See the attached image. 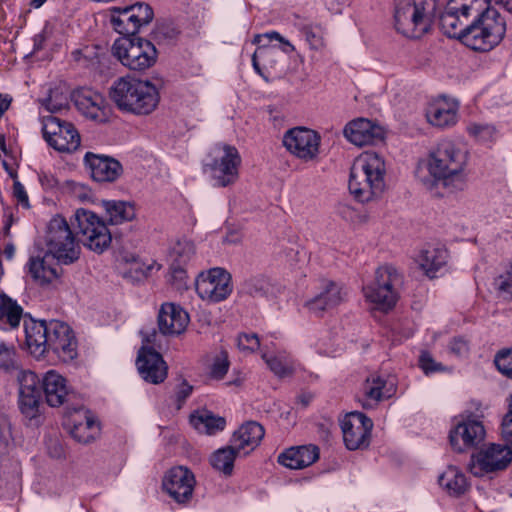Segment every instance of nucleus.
I'll return each instance as SVG.
<instances>
[{"instance_id": "nucleus-20", "label": "nucleus", "mask_w": 512, "mask_h": 512, "mask_svg": "<svg viewBox=\"0 0 512 512\" xmlns=\"http://www.w3.org/2000/svg\"><path fill=\"white\" fill-rule=\"evenodd\" d=\"M163 489L177 503H186L192 497L195 477L186 467L177 466L171 468L163 478Z\"/></svg>"}, {"instance_id": "nucleus-42", "label": "nucleus", "mask_w": 512, "mask_h": 512, "mask_svg": "<svg viewBox=\"0 0 512 512\" xmlns=\"http://www.w3.org/2000/svg\"><path fill=\"white\" fill-rule=\"evenodd\" d=\"M102 220L96 213L93 211L79 208L75 211L72 223L75 225L78 234H88L90 230L96 227V221Z\"/></svg>"}, {"instance_id": "nucleus-64", "label": "nucleus", "mask_w": 512, "mask_h": 512, "mask_svg": "<svg viewBox=\"0 0 512 512\" xmlns=\"http://www.w3.org/2000/svg\"><path fill=\"white\" fill-rule=\"evenodd\" d=\"M502 437L512 443V414H506L502 421Z\"/></svg>"}, {"instance_id": "nucleus-51", "label": "nucleus", "mask_w": 512, "mask_h": 512, "mask_svg": "<svg viewBox=\"0 0 512 512\" xmlns=\"http://www.w3.org/2000/svg\"><path fill=\"white\" fill-rule=\"evenodd\" d=\"M279 37V33L277 31H269L262 34L254 35L252 39V43L257 46L256 51L253 53L252 62L253 64H257V55L261 53L266 48L270 47V44L275 41V38Z\"/></svg>"}, {"instance_id": "nucleus-41", "label": "nucleus", "mask_w": 512, "mask_h": 512, "mask_svg": "<svg viewBox=\"0 0 512 512\" xmlns=\"http://www.w3.org/2000/svg\"><path fill=\"white\" fill-rule=\"evenodd\" d=\"M466 132L470 137L481 143L493 142L497 135L496 127L484 122H470L466 127Z\"/></svg>"}, {"instance_id": "nucleus-47", "label": "nucleus", "mask_w": 512, "mask_h": 512, "mask_svg": "<svg viewBox=\"0 0 512 512\" xmlns=\"http://www.w3.org/2000/svg\"><path fill=\"white\" fill-rule=\"evenodd\" d=\"M168 282L178 291L186 290L188 288V275L185 266L170 263Z\"/></svg>"}, {"instance_id": "nucleus-57", "label": "nucleus", "mask_w": 512, "mask_h": 512, "mask_svg": "<svg viewBox=\"0 0 512 512\" xmlns=\"http://www.w3.org/2000/svg\"><path fill=\"white\" fill-rule=\"evenodd\" d=\"M275 41L277 44L273 45V47H278L282 52L285 54H292L295 53V56L292 57V60L294 62H303L304 59L300 54L297 53L295 46L286 38H284L282 35L279 34V37L275 38Z\"/></svg>"}, {"instance_id": "nucleus-61", "label": "nucleus", "mask_w": 512, "mask_h": 512, "mask_svg": "<svg viewBox=\"0 0 512 512\" xmlns=\"http://www.w3.org/2000/svg\"><path fill=\"white\" fill-rule=\"evenodd\" d=\"M242 228L240 225L226 227V243L238 244L242 241Z\"/></svg>"}, {"instance_id": "nucleus-34", "label": "nucleus", "mask_w": 512, "mask_h": 512, "mask_svg": "<svg viewBox=\"0 0 512 512\" xmlns=\"http://www.w3.org/2000/svg\"><path fill=\"white\" fill-rule=\"evenodd\" d=\"M80 239L85 247L88 249L102 253L111 244V233L103 220L96 221L94 227L88 234L80 235Z\"/></svg>"}, {"instance_id": "nucleus-13", "label": "nucleus", "mask_w": 512, "mask_h": 512, "mask_svg": "<svg viewBox=\"0 0 512 512\" xmlns=\"http://www.w3.org/2000/svg\"><path fill=\"white\" fill-rule=\"evenodd\" d=\"M282 142L291 155L301 161L309 162L318 157L321 136L315 130L298 126L287 130Z\"/></svg>"}, {"instance_id": "nucleus-11", "label": "nucleus", "mask_w": 512, "mask_h": 512, "mask_svg": "<svg viewBox=\"0 0 512 512\" xmlns=\"http://www.w3.org/2000/svg\"><path fill=\"white\" fill-rule=\"evenodd\" d=\"M154 18L152 7L144 2H137L126 7H113L110 22L113 29L124 36H132L143 26L149 25Z\"/></svg>"}, {"instance_id": "nucleus-63", "label": "nucleus", "mask_w": 512, "mask_h": 512, "mask_svg": "<svg viewBox=\"0 0 512 512\" xmlns=\"http://www.w3.org/2000/svg\"><path fill=\"white\" fill-rule=\"evenodd\" d=\"M193 386H191L186 380H183L177 387L176 397L177 401L182 404L191 395Z\"/></svg>"}, {"instance_id": "nucleus-54", "label": "nucleus", "mask_w": 512, "mask_h": 512, "mask_svg": "<svg viewBox=\"0 0 512 512\" xmlns=\"http://www.w3.org/2000/svg\"><path fill=\"white\" fill-rule=\"evenodd\" d=\"M204 169L206 173L217 180L219 186H224V157L213 161V163H206Z\"/></svg>"}, {"instance_id": "nucleus-9", "label": "nucleus", "mask_w": 512, "mask_h": 512, "mask_svg": "<svg viewBox=\"0 0 512 512\" xmlns=\"http://www.w3.org/2000/svg\"><path fill=\"white\" fill-rule=\"evenodd\" d=\"M40 120L43 138L50 147L63 153H71L79 148L81 138L73 123L56 115H42Z\"/></svg>"}, {"instance_id": "nucleus-36", "label": "nucleus", "mask_w": 512, "mask_h": 512, "mask_svg": "<svg viewBox=\"0 0 512 512\" xmlns=\"http://www.w3.org/2000/svg\"><path fill=\"white\" fill-rule=\"evenodd\" d=\"M191 425L200 433L214 435L224 428V419L216 417L211 411L197 410L190 416Z\"/></svg>"}, {"instance_id": "nucleus-50", "label": "nucleus", "mask_w": 512, "mask_h": 512, "mask_svg": "<svg viewBox=\"0 0 512 512\" xmlns=\"http://www.w3.org/2000/svg\"><path fill=\"white\" fill-rule=\"evenodd\" d=\"M494 362L501 374L512 378V348L500 350L495 355Z\"/></svg>"}, {"instance_id": "nucleus-12", "label": "nucleus", "mask_w": 512, "mask_h": 512, "mask_svg": "<svg viewBox=\"0 0 512 512\" xmlns=\"http://www.w3.org/2000/svg\"><path fill=\"white\" fill-rule=\"evenodd\" d=\"M265 431L256 421L243 423L232 435L230 444L226 446V476L233 470V463L237 457L246 456L259 446Z\"/></svg>"}, {"instance_id": "nucleus-22", "label": "nucleus", "mask_w": 512, "mask_h": 512, "mask_svg": "<svg viewBox=\"0 0 512 512\" xmlns=\"http://www.w3.org/2000/svg\"><path fill=\"white\" fill-rule=\"evenodd\" d=\"M78 111L88 119L97 123H106L111 116V108L102 94L87 90L74 96Z\"/></svg>"}, {"instance_id": "nucleus-33", "label": "nucleus", "mask_w": 512, "mask_h": 512, "mask_svg": "<svg viewBox=\"0 0 512 512\" xmlns=\"http://www.w3.org/2000/svg\"><path fill=\"white\" fill-rule=\"evenodd\" d=\"M478 16L480 24L483 25V29L488 34V40L492 43L499 44L505 35V20L501 17L499 12L493 8H486V10Z\"/></svg>"}, {"instance_id": "nucleus-26", "label": "nucleus", "mask_w": 512, "mask_h": 512, "mask_svg": "<svg viewBox=\"0 0 512 512\" xmlns=\"http://www.w3.org/2000/svg\"><path fill=\"white\" fill-rule=\"evenodd\" d=\"M66 426L71 436L79 443L84 444L94 440L99 431V427L90 412L82 408L68 417Z\"/></svg>"}, {"instance_id": "nucleus-49", "label": "nucleus", "mask_w": 512, "mask_h": 512, "mask_svg": "<svg viewBox=\"0 0 512 512\" xmlns=\"http://www.w3.org/2000/svg\"><path fill=\"white\" fill-rule=\"evenodd\" d=\"M16 352L13 345L4 342L0 343V369L10 372L16 368Z\"/></svg>"}, {"instance_id": "nucleus-40", "label": "nucleus", "mask_w": 512, "mask_h": 512, "mask_svg": "<svg viewBox=\"0 0 512 512\" xmlns=\"http://www.w3.org/2000/svg\"><path fill=\"white\" fill-rule=\"evenodd\" d=\"M43 108L49 112V115L61 113L69 108V95L67 91L59 88L51 89L46 98L40 100Z\"/></svg>"}, {"instance_id": "nucleus-58", "label": "nucleus", "mask_w": 512, "mask_h": 512, "mask_svg": "<svg viewBox=\"0 0 512 512\" xmlns=\"http://www.w3.org/2000/svg\"><path fill=\"white\" fill-rule=\"evenodd\" d=\"M448 349L456 357H464L469 352V344L464 338L455 337L449 343Z\"/></svg>"}, {"instance_id": "nucleus-45", "label": "nucleus", "mask_w": 512, "mask_h": 512, "mask_svg": "<svg viewBox=\"0 0 512 512\" xmlns=\"http://www.w3.org/2000/svg\"><path fill=\"white\" fill-rule=\"evenodd\" d=\"M19 395L41 393L40 380L31 370H19L17 373Z\"/></svg>"}, {"instance_id": "nucleus-43", "label": "nucleus", "mask_w": 512, "mask_h": 512, "mask_svg": "<svg viewBox=\"0 0 512 512\" xmlns=\"http://www.w3.org/2000/svg\"><path fill=\"white\" fill-rule=\"evenodd\" d=\"M241 163L242 159L238 150L233 146H226V185L238 181Z\"/></svg>"}, {"instance_id": "nucleus-10", "label": "nucleus", "mask_w": 512, "mask_h": 512, "mask_svg": "<svg viewBox=\"0 0 512 512\" xmlns=\"http://www.w3.org/2000/svg\"><path fill=\"white\" fill-rule=\"evenodd\" d=\"M144 345L138 352L136 360L137 369L142 379L151 384L162 383L167 377L168 367L160 353L149 345H155L158 334L153 329L142 331Z\"/></svg>"}, {"instance_id": "nucleus-27", "label": "nucleus", "mask_w": 512, "mask_h": 512, "mask_svg": "<svg viewBox=\"0 0 512 512\" xmlns=\"http://www.w3.org/2000/svg\"><path fill=\"white\" fill-rule=\"evenodd\" d=\"M85 162L90 168L91 177L97 182H113L122 173L120 162L113 158L86 153Z\"/></svg>"}, {"instance_id": "nucleus-18", "label": "nucleus", "mask_w": 512, "mask_h": 512, "mask_svg": "<svg viewBox=\"0 0 512 512\" xmlns=\"http://www.w3.org/2000/svg\"><path fill=\"white\" fill-rule=\"evenodd\" d=\"M347 296L348 291L341 283L325 279L321 281L318 293L305 306L309 312L320 316L345 302Z\"/></svg>"}, {"instance_id": "nucleus-55", "label": "nucleus", "mask_w": 512, "mask_h": 512, "mask_svg": "<svg viewBox=\"0 0 512 512\" xmlns=\"http://www.w3.org/2000/svg\"><path fill=\"white\" fill-rule=\"evenodd\" d=\"M419 364L426 374L446 370L445 367L441 363L436 362L431 356V354L428 352L421 353L419 358Z\"/></svg>"}, {"instance_id": "nucleus-16", "label": "nucleus", "mask_w": 512, "mask_h": 512, "mask_svg": "<svg viewBox=\"0 0 512 512\" xmlns=\"http://www.w3.org/2000/svg\"><path fill=\"white\" fill-rule=\"evenodd\" d=\"M486 435L482 422L472 415H461V420L450 430L449 440L453 450L465 452L477 447Z\"/></svg>"}, {"instance_id": "nucleus-25", "label": "nucleus", "mask_w": 512, "mask_h": 512, "mask_svg": "<svg viewBox=\"0 0 512 512\" xmlns=\"http://www.w3.org/2000/svg\"><path fill=\"white\" fill-rule=\"evenodd\" d=\"M344 135L354 145L364 146L382 139L383 129L369 119L359 118L345 126Z\"/></svg>"}, {"instance_id": "nucleus-31", "label": "nucleus", "mask_w": 512, "mask_h": 512, "mask_svg": "<svg viewBox=\"0 0 512 512\" xmlns=\"http://www.w3.org/2000/svg\"><path fill=\"white\" fill-rule=\"evenodd\" d=\"M56 258L48 251L40 257H30L28 262V270L31 277L40 284L50 283L58 278Z\"/></svg>"}, {"instance_id": "nucleus-46", "label": "nucleus", "mask_w": 512, "mask_h": 512, "mask_svg": "<svg viewBox=\"0 0 512 512\" xmlns=\"http://www.w3.org/2000/svg\"><path fill=\"white\" fill-rule=\"evenodd\" d=\"M270 283L264 277H252L243 283L242 290L254 297H266L270 290Z\"/></svg>"}, {"instance_id": "nucleus-23", "label": "nucleus", "mask_w": 512, "mask_h": 512, "mask_svg": "<svg viewBox=\"0 0 512 512\" xmlns=\"http://www.w3.org/2000/svg\"><path fill=\"white\" fill-rule=\"evenodd\" d=\"M189 323L188 313L179 305L164 303L158 313V328L161 334L177 336L183 333Z\"/></svg>"}, {"instance_id": "nucleus-53", "label": "nucleus", "mask_w": 512, "mask_h": 512, "mask_svg": "<svg viewBox=\"0 0 512 512\" xmlns=\"http://www.w3.org/2000/svg\"><path fill=\"white\" fill-rule=\"evenodd\" d=\"M497 290L505 299H512V265L495 281Z\"/></svg>"}, {"instance_id": "nucleus-6", "label": "nucleus", "mask_w": 512, "mask_h": 512, "mask_svg": "<svg viewBox=\"0 0 512 512\" xmlns=\"http://www.w3.org/2000/svg\"><path fill=\"white\" fill-rule=\"evenodd\" d=\"M436 7V0H396V29L408 38H421L431 28Z\"/></svg>"}, {"instance_id": "nucleus-5", "label": "nucleus", "mask_w": 512, "mask_h": 512, "mask_svg": "<svg viewBox=\"0 0 512 512\" xmlns=\"http://www.w3.org/2000/svg\"><path fill=\"white\" fill-rule=\"evenodd\" d=\"M386 164L383 157L366 151L358 156L350 171L349 191L362 203L379 197L385 189Z\"/></svg>"}, {"instance_id": "nucleus-52", "label": "nucleus", "mask_w": 512, "mask_h": 512, "mask_svg": "<svg viewBox=\"0 0 512 512\" xmlns=\"http://www.w3.org/2000/svg\"><path fill=\"white\" fill-rule=\"evenodd\" d=\"M237 346L244 353H253L260 347L257 334H240L237 338Z\"/></svg>"}, {"instance_id": "nucleus-29", "label": "nucleus", "mask_w": 512, "mask_h": 512, "mask_svg": "<svg viewBox=\"0 0 512 512\" xmlns=\"http://www.w3.org/2000/svg\"><path fill=\"white\" fill-rule=\"evenodd\" d=\"M319 458V449L315 445H304L286 449L278 456V462L290 469H303Z\"/></svg>"}, {"instance_id": "nucleus-7", "label": "nucleus", "mask_w": 512, "mask_h": 512, "mask_svg": "<svg viewBox=\"0 0 512 512\" xmlns=\"http://www.w3.org/2000/svg\"><path fill=\"white\" fill-rule=\"evenodd\" d=\"M402 283L403 277L395 267L381 266L375 271L373 281L363 287L364 297L376 309L387 312L399 300Z\"/></svg>"}, {"instance_id": "nucleus-8", "label": "nucleus", "mask_w": 512, "mask_h": 512, "mask_svg": "<svg viewBox=\"0 0 512 512\" xmlns=\"http://www.w3.org/2000/svg\"><path fill=\"white\" fill-rule=\"evenodd\" d=\"M48 252L57 262L71 264L79 258L80 246L64 217L55 215L48 223L46 236Z\"/></svg>"}, {"instance_id": "nucleus-59", "label": "nucleus", "mask_w": 512, "mask_h": 512, "mask_svg": "<svg viewBox=\"0 0 512 512\" xmlns=\"http://www.w3.org/2000/svg\"><path fill=\"white\" fill-rule=\"evenodd\" d=\"M209 464L220 475L224 473V447L217 449L210 455Z\"/></svg>"}, {"instance_id": "nucleus-44", "label": "nucleus", "mask_w": 512, "mask_h": 512, "mask_svg": "<svg viewBox=\"0 0 512 512\" xmlns=\"http://www.w3.org/2000/svg\"><path fill=\"white\" fill-rule=\"evenodd\" d=\"M19 408L21 413L29 420L40 414L41 393L19 395Z\"/></svg>"}, {"instance_id": "nucleus-56", "label": "nucleus", "mask_w": 512, "mask_h": 512, "mask_svg": "<svg viewBox=\"0 0 512 512\" xmlns=\"http://www.w3.org/2000/svg\"><path fill=\"white\" fill-rule=\"evenodd\" d=\"M177 35L178 31L173 26L166 24L158 25L153 32V37L158 43L171 41Z\"/></svg>"}, {"instance_id": "nucleus-3", "label": "nucleus", "mask_w": 512, "mask_h": 512, "mask_svg": "<svg viewBox=\"0 0 512 512\" xmlns=\"http://www.w3.org/2000/svg\"><path fill=\"white\" fill-rule=\"evenodd\" d=\"M27 347L39 358L52 352L59 360L69 362L77 356V341L70 326L59 320H24Z\"/></svg>"}, {"instance_id": "nucleus-35", "label": "nucleus", "mask_w": 512, "mask_h": 512, "mask_svg": "<svg viewBox=\"0 0 512 512\" xmlns=\"http://www.w3.org/2000/svg\"><path fill=\"white\" fill-rule=\"evenodd\" d=\"M102 205L106 211L108 222L112 225L131 221L136 216L134 205L127 201L104 200Z\"/></svg>"}, {"instance_id": "nucleus-62", "label": "nucleus", "mask_w": 512, "mask_h": 512, "mask_svg": "<svg viewBox=\"0 0 512 512\" xmlns=\"http://www.w3.org/2000/svg\"><path fill=\"white\" fill-rule=\"evenodd\" d=\"M252 71L262 77L266 82L273 81L278 77L274 73V66H252Z\"/></svg>"}, {"instance_id": "nucleus-4", "label": "nucleus", "mask_w": 512, "mask_h": 512, "mask_svg": "<svg viewBox=\"0 0 512 512\" xmlns=\"http://www.w3.org/2000/svg\"><path fill=\"white\" fill-rule=\"evenodd\" d=\"M484 0H450L440 16V27L444 34L459 38L475 51H489L496 43L488 40V34L479 20L468 24L470 16H478Z\"/></svg>"}, {"instance_id": "nucleus-30", "label": "nucleus", "mask_w": 512, "mask_h": 512, "mask_svg": "<svg viewBox=\"0 0 512 512\" xmlns=\"http://www.w3.org/2000/svg\"><path fill=\"white\" fill-rule=\"evenodd\" d=\"M261 357L270 371L279 378L290 377L295 372L296 362L285 350L270 348L266 345Z\"/></svg>"}, {"instance_id": "nucleus-48", "label": "nucleus", "mask_w": 512, "mask_h": 512, "mask_svg": "<svg viewBox=\"0 0 512 512\" xmlns=\"http://www.w3.org/2000/svg\"><path fill=\"white\" fill-rule=\"evenodd\" d=\"M301 33L312 49L324 46L323 30L319 25H305L301 28Z\"/></svg>"}, {"instance_id": "nucleus-19", "label": "nucleus", "mask_w": 512, "mask_h": 512, "mask_svg": "<svg viewBox=\"0 0 512 512\" xmlns=\"http://www.w3.org/2000/svg\"><path fill=\"white\" fill-rule=\"evenodd\" d=\"M460 102L445 95L432 99L426 108V120L433 127L447 129L455 126L459 119Z\"/></svg>"}, {"instance_id": "nucleus-17", "label": "nucleus", "mask_w": 512, "mask_h": 512, "mask_svg": "<svg viewBox=\"0 0 512 512\" xmlns=\"http://www.w3.org/2000/svg\"><path fill=\"white\" fill-rule=\"evenodd\" d=\"M372 427V420L363 413L356 411L348 413L341 420V430L346 447L349 450H356L368 446Z\"/></svg>"}, {"instance_id": "nucleus-24", "label": "nucleus", "mask_w": 512, "mask_h": 512, "mask_svg": "<svg viewBox=\"0 0 512 512\" xmlns=\"http://www.w3.org/2000/svg\"><path fill=\"white\" fill-rule=\"evenodd\" d=\"M396 392L395 383L383 376L372 374L363 385L362 406L374 408L380 401L391 398Z\"/></svg>"}, {"instance_id": "nucleus-21", "label": "nucleus", "mask_w": 512, "mask_h": 512, "mask_svg": "<svg viewBox=\"0 0 512 512\" xmlns=\"http://www.w3.org/2000/svg\"><path fill=\"white\" fill-rule=\"evenodd\" d=\"M195 289L198 296L209 304L224 300V269L215 267L199 273Z\"/></svg>"}, {"instance_id": "nucleus-1", "label": "nucleus", "mask_w": 512, "mask_h": 512, "mask_svg": "<svg viewBox=\"0 0 512 512\" xmlns=\"http://www.w3.org/2000/svg\"><path fill=\"white\" fill-rule=\"evenodd\" d=\"M467 162L468 152L454 141L445 139L418 165L416 176L428 189L441 182L451 192L462 191L467 183Z\"/></svg>"}, {"instance_id": "nucleus-14", "label": "nucleus", "mask_w": 512, "mask_h": 512, "mask_svg": "<svg viewBox=\"0 0 512 512\" xmlns=\"http://www.w3.org/2000/svg\"><path fill=\"white\" fill-rule=\"evenodd\" d=\"M512 461V449L503 444H490L472 457L470 471L474 476L501 471Z\"/></svg>"}, {"instance_id": "nucleus-28", "label": "nucleus", "mask_w": 512, "mask_h": 512, "mask_svg": "<svg viewBox=\"0 0 512 512\" xmlns=\"http://www.w3.org/2000/svg\"><path fill=\"white\" fill-rule=\"evenodd\" d=\"M42 388L48 405L52 407L63 405L70 396L66 379L53 369L43 375Z\"/></svg>"}, {"instance_id": "nucleus-38", "label": "nucleus", "mask_w": 512, "mask_h": 512, "mask_svg": "<svg viewBox=\"0 0 512 512\" xmlns=\"http://www.w3.org/2000/svg\"><path fill=\"white\" fill-rule=\"evenodd\" d=\"M23 309L17 302L5 294H0V322L6 318L11 328L19 326Z\"/></svg>"}, {"instance_id": "nucleus-39", "label": "nucleus", "mask_w": 512, "mask_h": 512, "mask_svg": "<svg viewBox=\"0 0 512 512\" xmlns=\"http://www.w3.org/2000/svg\"><path fill=\"white\" fill-rule=\"evenodd\" d=\"M195 253L196 248L194 243L188 239H181L171 248L169 260L171 264L186 266L194 257Z\"/></svg>"}, {"instance_id": "nucleus-32", "label": "nucleus", "mask_w": 512, "mask_h": 512, "mask_svg": "<svg viewBox=\"0 0 512 512\" xmlns=\"http://www.w3.org/2000/svg\"><path fill=\"white\" fill-rule=\"evenodd\" d=\"M447 258L448 253L446 249L442 247L428 246L421 251L417 261L423 272L429 278H434L436 273L446 264Z\"/></svg>"}, {"instance_id": "nucleus-2", "label": "nucleus", "mask_w": 512, "mask_h": 512, "mask_svg": "<svg viewBox=\"0 0 512 512\" xmlns=\"http://www.w3.org/2000/svg\"><path fill=\"white\" fill-rule=\"evenodd\" d=\"M163 87L164 81L161 77L128 74L117 78L111 84L108 95L120 112L144 117L158 109Z\"/></svg>"}, {"instance_id": "nucleus-37", "label": "nucleus", "mask_w": 512, "mask_h": 512, "mask_svg": "<svg viewBox=\"0 0 512 512\" xmlns=\"http://www.w3.org/2000/svg\"><path fill=\"white\" fill-rule=\"evenodd\" d=\"M438 481L440 486L451 495H461L468 488L465 475L455 466H448L439 476Z\"/></svg>"}, {"instance_id": "nucleus-60", "label": "nucleus", "mask_w": 512, "mask_h": 512, "mask_svg": "<svg viewBox=\"0 0 512 512\" xmlns=\"http://www.w3.org/2000/svg\"><path fill=\"white\" fill-rule=\"evenodd\" d=\"M13 196L20 205L24 208H29L30 204L28 194L25 187L18 180H15L13 183Z\"/></svg>"}, {"instance_id": "nucleus-15", "label": "nucleus", "mask_w": 512, "mask_h": 512, "mask_svg": "<svg viewBox=\"0 0 512 512\" xmlns=\"http://www.w3.org/2000/svg\"><path fill=\"white\" fill-rule=\"evenodd\" d=\"M157 49L155 45L145 39H138L135 42L129 36L115 40L112 46L113 56L122 64L137 62V64H154L157 60Z\"/></svg>"}]
</instances>
